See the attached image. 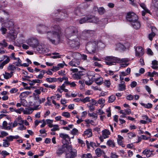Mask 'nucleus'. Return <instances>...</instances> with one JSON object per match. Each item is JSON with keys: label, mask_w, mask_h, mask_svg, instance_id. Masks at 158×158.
Segmentation results:
<instances>
[{"label": "nucleus", "mask_w": 158, "mask_h": 158, "mask_svg": "<svg viewBox=\"0 0 158 158\" xmlns=\"http://www.w3.org/2000/svg\"><path fill=\"white\" fill-rule=\"evenodd\" d=\"M37 29L38 32L40 34L46 33L47 39L52 44H56L59 43L61 35V29L59 26L52 25L51 27V31L49 30L48 27L43 25H39Z\"/></svg>", "instance_id": "obj_1"}, {"label": "nucleus", "mask_w": 158, "mask_h": 158, "mask_svg": "<svg viewBox=\"0 0 158 158\" xmlns=\"http://www.w3.org/2000/svg\"><path fill=\"white\" fill-rule=\"evenodd\" d=\"M77 29L75 27L70 26L66 29L65 36L68 38H71L72 37L77 36Z\"/></svg>", "instance_id": "obj_2"}, {"label": "nucleus", "mask_w": 158, "mask_h": 158, "mask_svg": "<svg viewBox=\"0 0 158 158\" xmlns=\"http://www.w3.org/2000/svg\"><path fill=\"white\" fill-rule=\"evenodd\" d=\"M69 45L71 48L77 49L79 47L80 40L77 36L74 38L69 39Z\"/></svg>", "instance_id": "obj_3"}, {"label": "nucleus", "mask_w": 158, "mask_h": 158, "mask_svg": "<svg viewBox=\"0 0 158 158\" xmlns=\"http://www.w3.org/2000/svg\"><path fill=\"white\" fill-rule=\"evenodd\" d=\"M39 41L38 39L34 37H31L26 40L25 42L33 49H35V48L37 46Z\"/></svg>", "instance_id": "obj_4"}, {"label": "nucleus", "mask_w": 158, "mask_h": 158, "mask_svg": "<svg viewBox=\"0 0 158 158\" xmlns=\"http://www.w3.org/2000/svg\"><path fill=\"white\" fill-rule=\"evenodd\" d=\"M97 47V42L95 40H92L88 42L86 45V49L89 53L94 52Z\"/></svg>", "instance_id": "obj_5"}, {"label": "nucleus", "mask_w": 158, "mask_h": 158, "mask_svg": "<svg viewBox=\"0 0 158 158\" xmlns=\"http://www.w3.org/2000/svg\"><path fill=\"white\" fill-rule=\"evenodd\" d=\"M118 59V58L112 56H107L105 57V62L107 65L109 66L115 65Z\"/></svg>", "instance_id": "obj_6"}, {"label": "nucleus", "mask_w": 158, "mask_h": 158, "mask_svg": "<svg viewBox=\"0 0 158 158\" xmlns=\"http://www.w3.org/2000/svg\"><path fill=\"white\" fill-rule=\"evenodd\" d=\"M71 147L69 145L64 144L62 146H58L56 149V153L57 156H60L66 149H71Z\"/></svg>", "instance_id": "obj_7"}, {"label": "nucleus", "mask_w": 158, "mask_h": 158, "mask_svg": "<svg viewBox=\"0 0 158 158\" xmlns=\"http://www.w3.org/2000/svg\"><path fill=\"white\" fill-rule=\"evenodd\" d=\"M40 53H47L49 51V50L46 48L45 46L42 43L38 42L37 46L35 48Z\"/></svg>", "instance_id": "obj_8"}, {"label": "nucleus", "mask_w": 158, "mask_h": 158, "mask_svg": "<svg viewBox=\"0 0 158 158\" xmlns=\"http://www.w3.org/2000/svg\"><path fill=\"white\" fill-rule=\"evenodd\" d=\"M126 19L131 23L138 19L137 15L133 12L128 13L126 16Z\"/></svg>", "instance_id": "obj_9"}, {"label": "nucleus", "mask_w": 158, "mask_h": 158, "mask_svg": "<svg viewBox=\"0 0 158 158\" xmlns=\"http://www.w3.org/2000/svg\"><path fill=\"white\" fill-rule=\"evenodd\" d=\"M135 55V56L139 58L142 56L144 53V49L141 46L134 47Z\"/></svg>", "instance_id": "obj_10"}, {"label": "nucleus", "mask_w": 158, "mask_h": 158, "mask_svg": "<svg viewBox=\"0 0 158 158\" xmlns=\"http://www.w3.org/2000/svg\"><path fill=\"white\" fill-rule=\"evenodd\" d=\"M71 147V149H66L68 151H69V153L66 152L65 157L66 158H73L77 156V151L75 149H73L72 146L69 145Z\"/></svg>", "instance_id": "obj_11"}, {"label": "nucleus", "mask_w": 158, "mask_h": 158, "mask_svg": "<svg viewBox=\"0 0 158 158\" xmlns=\"http://www.w3.org/2000/svg\"><path fill=\"white\" fill-rule=\"evenodd\" d=\"M118 60L117 61V63H122L119 65V68L123 69L125 67L128 66V64L126 63L129 61V59L127 58H124L121 60L119 58H118Z\"/></svg>", "instance_id": "obj_12"}, {"label": "nucleus", "mask_w": 158, "mask_h": 158, "mask_svg": "<svg viewBox=\"0 0 158 158\" xmlns=\"http://www.w3.org/2000/svg\"><path fill=\"white\" fill-rule=\"evenodd\" d=\"M60 137L66 141L65 144H67V143H69V141H70V139L67 134L63 133H60L59 134Z\"/></svg>", "instance_id": "obj_13"}, {"label": "nucleus", "mask_w": 158, "mask_h": 158, "mask_svg": "<svg viewBox=\"0 0 158 158\" xmlns=\"http://www.w3.org/2000/svg\"><path fill=\"white\" fill-rule=\"evenodd\" d=\"M132 26L135 29H138L140 28V23L138 20L136 21L133 22L131 23Z\"/></svg>", "instance_id": "obj_14"}, {"label": "nucleus", "mask_w": 158, "mask_h": 158, "mask_svg": "<svg viewBox=\"0 0 158 158\" xmlns=\"http://www.w3.org/2000/svg\"><path fill=\"white\" fill-rule=\"evenodd\" d=\"M102 134L104 138L106 139L109 137V135L110 134V133L108 130L105 129L102 131Z\"/></svg>", "instance_id": "obj_15"}, {"label": "nucleus", "mask_w": 158, "mask_h": 158, "mask_svg": "<svg viewBox=\"0 0 158 158\" xmlns=\"http://www.w3.org/2000/svg\"><path fill=\"white\" fill-rule=\"evenodd\" d=\"M6 27L8 28L9 29L11 30L14 28V23L13 21L10 20L5 23L4 25Z\"/></svg>", "instance_id": "obj_16"}, {"label": "nucleus", "mask_w": 158, "mask_h": 158, "mask_svg": "<svg viewBox=\"0 0 158 158\" xmlns=\"http://www.w3.org/2000/svg\"><path fill=\"white\" fill-rule=\"evenodd\" d=\"M84 72L82 71L76 72L73 75V77L75 79H80L81 78V76L84 74Z\"/></svg>", "instance_id": "obj_17"}, {"label": "nucleus", "mask_w": 158, "mask_h": 158, "mask_svg": "<svg viewBox=\"0 0 158 158\" xmlns=\"http://www.w3.org/2000/svg\"><path fill=\"white\" fill-rule=\"evenodd\" d=\"M89 18V22L97 23L98 21V19L97 17L92 15H88Z\"/></svg>", "instance_id": "obj_18"}, {"label": "nucleus", "mask_w": 158, "mask_h": 158, "mask_svg": "<svg viewBox=\"0 0 158 158\" xmlns=\"http://www.w3.org/2000/svg\"><path fill=\"white\" fill-rule=\"evenodd\" d=\"M7 125L8 123L6 121H4L2 123L3 129L6 130H10L12 128L11 124H10L9 123V125H10L9 126H8Z\"/></svg>", "instance_id": "obj_19"}, {"label": "nucleus", "mask_w": 158, "mask_h": 158, "mask_svg": "<svg viewBox=\"0 0 158 158\" xmlns=\"http://www.w3.org/2000/svg\"><path fill=\"white\" fill-rule=\"evenodd\" d=\"M71 56L73 57L74 60H79V58L81 56V54L77 52L71 53Z\"/></svg>", "instance_id": "obj_20"}, {"label": "nucleus", "mask_w": 158, "mask_h": 158, "mask_svg": "<svg viewBox=\"0 0 158 158\" xmlns=\"http://www.w3.org/2000/svg\"><path fill=\"white\" fill-rule=\"evenodd\" d=\"M42 82V81L39 79L33 80L32 81L29 80L28 83L30 85H34L36 83H40Z\"/></svg>", "instance_id": "obj_21"}, {"label": "nucleus", "mask_w": 158, "mask_h": 158, "mask_svg": "<svg viewBox=\"0 0 158 158\" xmlns=\"http://www.w3.org/2000/svg\"><path fill=\"white\" fill-rule=\"evenodd\" d=\"M125 82L121 81L118 85V89L119 91H123L126 89V86L125 85Z\"/></svg>", "instance_id": "obj_22"}, {"label": "nucleus", "mask_w": 158, "mask_h": 158, "mask_svg": "<svg viewBox=\"0 0 158 158\" xmlns=\"http://www.w3.org/2000/svg\"><path fill=\"white\" fill-rule=\"evenodd\" d=\"M142 153L146 155V156L147 157H149L152 156V152L151 150L148 149H146L142 152Z\"/></svg>", "instance_id": "obj_23"}, {"label": "nucleus", "mask_w": 158, "mask_h": 158, "mask_svg": "<svg viewBox=\"0 0 158 158\" xmlns=\"http://www.w3.org/2000/svg\"><path fill=\"white\" fill-rule=\"evenodd\" d=\"M106 144L112 148H114L115 146V143L114 140L109 139L107 141Z\"/></svg>", "instance_id": "obj_24"}, {"label": "nucleus", "mask_w": 158, "mask_h": 158, "mask_svg": "<svg viewBox=\"0 0 158 158\" xmlns=\"http://www.w3.org/2000/svg\"><path fill=\"white\" fill-rule=\"evenodd\" d=\"M84 134L88 137H91L92 136V130L90 128L84 131Z\"/></svg>", "instance_id": "obj_25"}, {"label": "nucleus", "mask_w": 158, "mask_h": 158, "mask_svg": "<svg viewBox=\"0 0 158 158\" xmlns=\"http://www.w3.org/2000/svg\"><path fill=\"white\" fill-rule=\"evenodd\" d=\"M13 75V72L12 71L10 72V73L5 72V73L3 74L4 78L6 79H7L10 78Z\"/></svg>", "instance_id": "obj_26"}, {"label": "nucleus", "mask_w": 158, "mask_h": 158, "mask_svg": "<svg viewBox=\"0 0 158 158\" xmlns=\"http://www.w3.org/2000/svg\"><path fill=\"white\" fill-rule=\"evenodd\" d=\"M89 18L88 16H87L83 18L79 19V23L80 24H83L85 23L89 22Z\"/></svg>", "instance_id": "obj_27"}, {"label": "nucleus", "mask_w": 158, "mask_h": 158, "mask_svg": "<svg viewBox=\"0 0 158 158\" xmlns=\"http://www.w3.org/2000/svg\"><path fill=\"white\" fill-rule=\"evenodd\" d=\"M10 61V59L9 57L6 56V59L3 62H1L0 61L1 68V69L3 68V66L6 64L8 63Z\"/></svg>", "instance_id": "obj_28"}, {"label": "nucleus", "mask_w": 158, "mask_h": 158, "mask_svg": "<svg viewBox=\"0 0 158 158\" xmlns=\"http://www.w3.org/2000/svg\"><path fill=\"white\" fill-rule=\"evenodd\" d=\"M125 48L124 46L122 44L118 43L116 44V49L118 50H123Z\"/></svg>", "instance_id": "obj_29"}, {"label": "nucleus", "mask_w": 158, "mask_h": 158, "mask_svg": "<svg viewBox=\"0 0 158 158\" xmlns=\"http://www.w3.org/2000/svg\"><path fill=\"white\" fill-rule=\"evenodd\" d=\"M94 32L93 31L85 30L83 31L82 34L84 35H86V36H90L93 34Z\"/></svg>", "instance_id": "obj_30"}, {"label": "nucleus", "mask_w": 158, "mask_h": 158, "mask_svg": "<svg viewBox=\"0 0 158 158\" xmlns=\"http://www.w3.org/2000/svg\"><path fill=\"white\" fill-rule=\"evenodd\" d=\"M30 93L28 91H25L20 94L19 95V98L21 100L24 99L26 96L29 95Z\"/></svg>", "instance_id": "obj_31"}, {"label": "nucleus", "mask_w": 158, "mask_h": 158, "mask_svg": "<svg viewBox=\"0 0 158 158\" xmlns=\"http://www.w3.org/2000/svg\"><path fill=\"white\" fill-rule=\"evenodd\" d=\"M80 62L79 60H72L69 63V64L72 66H77L76 64L78 65Z\"/></svg>", "instance_id": "obj_32"}, {"label": "nucleus", "mask_w": 158, "mask_h": 158, "mask_svg": "<svg viewBox=\"0 0 158 158\" xmlns=\"http://www.w3.org/2000/svg\"><path fill=\"white\" fill-rule=\"evenodd\" d=\"M95 81L96 83L99 85H101L103 82V78L101 77H99L95 79Z\"/></svg>", "instance_id": "obj_33"}, {"label": "nucleus", "mask_w": 158, "mask_h": 158, "mask_svg": "<svg viewBox=\"0 0 158 158\" xmlns=\"http://www.w3.org/2000/svg\"><path fill=\"white\" fill-rule=\"evenodd\" d=\"M64 65L66 66V65L65 63L64 62H63L62 63H59L56 66H53V69H58L60 68H63Z\"/></svg>", "instance_id": "obj_34"}, {"label": "nucleus", "mask_w": 158, "mask_h": 158, "mask_svg": "<svg viewBox=\"0 0 158 158\" xmlns=\"http://www.w3.org/2000/svg\"><path fill=\"white\" fill-rule=\"evenodd\" d=\"M33 110L31 108H26L25 110L23 109V112L24 114H29L31 113Z\"/></svg>", "instance_id": "obj_35"}, {"label": "nucleus", "mask_w": 158, "mask_h": 158, "mask_svg": "<svg viewBox=\"0 0 158 158\" xmlns=\"http://www.w3.org/2000/svg\"><path fill=\"white\" fill-rule=\"evenodd\" d=\"M123 136H121L120 135H118V139H117V142L118 145L122 144V143L123 142Z\"/></svg>", "instance_id": "obj_36"}, {"label": "nucleus", "mask_w": 158, "mask_h": 158, "mask_svg": "<svg viewBox=\"0 0 158 158\" xmlns=\"http://www.w3.org/2000/svg\"><path fill=\"white\" fill-rule=\"evenodd\" d=\"M152 69H157L158 61L156 60H154L152 61Z\"/></svg>", "instance_id": "obj_37"}, {"label": "nucleus", "mask_w": 158, "mask_h": 158, "mask_svg": "<svg viewBox=\"0 0 158 158\" xmlns=\"http://www.w3.org/2000/svg\"><path fill=\"white\" fill-rule=\"evenodd\" d=\"M140 104L143 106L148 109L152 108V105L150 103H148L147 104H145L143 103H141Z\"/></svg>", "instance_id": "obj_38"}, {"label": "nucleus", "mask_w": 158, "mask_h": 158, "mask_svg": "<svg viewBox=\"0 0 158 158\" xmlns=\"http://www.w3.org/2000/svg\"><path fill=\"white\" fill-rule=\"evenodd\" d=\"M45 73V70H42L40 72V74L36 76V77L38 78L41 79L43 77V75Z\"/></svg>", "instance_id": "obj_39"}, {"label": "nucleus", "mask_w": 158, "mask_h": 158, "mask_svg": "<svg viewBox=\"0 0 158 158\" xmlns=\"http://www.w3.org/2000/svg\"><path fill=\"white\" fill-rule=\"evenodd\" d=\"M15 120L18 122V124L19 125H22L24 123V120L22 119L21 117L20 116H18L15 119Z\"/></svg>", "instance_id": "obj_40"}, {"label": "nucleus", "mask_w": 158, "mask_h": 158, "mask_svg": "<svg viewBox=\"0 0 158 158\" xmlns=\"http://www.w3.org/2000/svg\"><path fill=\"white\" fill-rule=\"evenodd\" d=\"M116 98L115 96L112 95L109 97L108 102L109 103H112L115 100Z\"/></svg>", "instance_id": "obj_41"}, {"label": "nucleus", "mask_w": 158, "mask_h": 158, "mask_svg": "<svg viewBox=\"0 0 158 158\" xmlns=\"http://www.w3.org/2000/svg\"><path fill=\"white\" fill-rule=\"evenodd\" d=\"M139 5L147 13H149V10L146 8L145 5L144 3H140L139 4Z\"/></svg>", "instance_id": "obj_42"}, {"label": "nucleus", "mask_w": 158, "mask_h": 158, "mask_svg": "<svg viewBox=\"0 0 158 158\" xmlns=\"http://www.w3.org/2000/svg\"><path fill=\"white\" fill-rule=\"evenodd\" d=\"M53 122V120L50 119H47L46 120V124H48V127L50 128H52L53 127V124L52 123Z\"/></svg>", "instance_id": "obj_43"}, {"label": "nucleus", "mask_w": 158, "mask_h": 158, "mask_svg": "<svg viewBox=\"0 0 158 158\" xmlns=\"http://www.w3.org/2000/svg\"><path fill=\"white\" fill-rule=\"evenodd\" d=\"M96 42H97V47L98 46L99 47L102 48H104L105 47V44L101 41H99L98 42L96 41Z\"/></svg>", "instance_id": "obj_44"}, {"label": "nucleus", "mask_w": 158, "mask_h": 158, "mask_svg": "<svg viewBox=\"0 0 158 158\" xmlns=\"http://www.w3.org/2000/svg\"><path fill=\"white\" fill-rule=\"evenodd\" d=\"M95 153L98 157H100L102 154V150L100 148H98L95 150Z\"/></svg>", "instance_id": "obj_45"}, {"label": "nucleus", "mask_w": 158, "mask_h": 158, "mask_svg": "<svg viewBox=\"0 0 158 158\" xmlns=\"http://www.w3.org/2000/svg\"><path fill=\"white\" fill-rule=\"evenodd\" d=\"M53 128L51 129V131L54 132L56 131H59L60 130L59 126L58 125H53Z\"/></svg>", "instance_id": "obj_46"}, {"label": "nucleus", "mask_w": 158, "mask_h": 158, "mask_svg": "<svg viewBox=\"0 0 158 158\" xmlns=\"http://www.w3.org/2000/svg\"><path fill=\"white\" fill-rule=\"evenodd\" d=\"M79 133L78 130L75 128H73L71 131V134L73 135H77Z\"/></svg>", "instance_id": "obj_47"}, {"label": "nucleus", "mask_w": 158, "mask_h": 158, "mask_svg": "<svg viewBox=\"0 0 158 158\" xmlns=\"http://www.w3.org/2000/svg\"><path fill=\"white\" fill-rule=\"evenodd\" d=\"M53 56H52V57L54 59L60 58V56L58 53L53 52L52 53Z\"/></svg>", "instance_id": "obj_48"}, {"label": "nucleus", "mask_w": 158, "mask_h": 158, "mask_svg": "<svg viewBox=\"0 0 158 158\" xmlns=\"http://www.w3.org/2000/svg\"><path fill=\"white\" fill-rule=\"evenodd\" d=\"M15 60L17 61L15 62L16 65L17 66H21L22 65V61L20 58L19 57H17V59Z\"/></svg>", "instance_id": "obj_49"}, {"label": "nucleus", "mask_w": 158, "mask_h": 158, "mask_svg": "<svg viewBox=\"0 0 158 158\" xmlns=\"http://www.w3.org/2000/svg\"><path fill=\"white\" fill-rule=\"evenodd\" d=\"M3 146L4 147H8L10 145V143L6 139L3 140Z\"/></svg>", "instance_id": "obj_50"}, {"label": "nucleus", "mask_w": 158, "mask_h": 158, "mask_svg": "<svg viewBox=\"0 0 158 158\" xmlns=\"http://www.w3.org/2000/svg\"><path fill=\"white\" fill-rule=\"evenodd\" d=\"M98 12L99 14L102 15L104 14L105 12V10L104 8L103 7H101L98 9Z\"/></svg>", "instance_id": "obj_51"}, {"label": "nucleus", "mask_w": 158, "mask_h": 158, "mask_svg": "<svg viewBox=\"0 0 158 158\" xmlns=\"http://www.w3.org/2000/svg\"><path fill=\"white\" fill-rule=\"evenodd\" d=\"M152 5L156 9H158V0H155L153 1Z\"/></svg>", "instance_id": "obj_52"}, {"label": "nucleus", "mask_w": 158, "mask_h": 158, "mask_svg": "<svg viewBox=\"0 0 158 158\" xmlns=\"http://www.w3.org/2000/svg\"><path fill=\"white\" fill-rule=\"evenodd\" d=\"M62 115L67 118H69L70 115L69 113L67 112H64L62 113Z\"/></svg>", "instance_id": "obj_53"}, {"label": "nucleus", "mask_w": 158, "mask_h": 158, "mask_svg": "<svg viewBox=\"0 0 158 158\" xmlns=\"http://www.w3.org/2000/svg\"><path fill=\"white\" fill-rule=\"evenodd\" d=\"M155 33L154 32H152L148 35V38L149 40L151 41L152 40L153 38L155 35Z\"/></svg>", "instance_id": "obj_54"}, {"label": "nucleus", "mask_w": 158, "mask_h": 158, "mask_svg": "<svg viewBox=\"0 0 158 158\" xmlns=\"http://www.w3.org/2000/svg\"><path fill=\"white\" fill-rule=\"evenodd\" d=\"M74 12L75 14L77 15H81L80 12V10L78 8L75 9Z\"/></svg>", "instance_id": "obj_55"}, {"label": "nucleus", "mask_w": 158, "mask_h": 158, "mask_svg": "<svg viewBox=\"0 0 158 158\" xmlns=\"http://www.w3.org/2000/svg\"><path fill=\"white\" fill-rule=\"evenodd\" d=\"M131 72V70H127L126 73H125L124 72H121V75L122 76H125L127 75L128 74Z\"/></svg>", "instance_id": "obj_56"}, {"label": "nucleus", "mask_w": 158, "mask_h": 158, "mask_svg": "<svg viewBox=\"0 0 158 158\" xmlns=\"http://www.w3.org/2000/svg\"><path fill=\"white\" fill-rule=\"evenodd\" d=\"M78 142V143L81 144V147H84L85 145V143L83 141L80 139H77Z\"/></svg>", "instance_id": "obj_57"}, {"label": "nucleus", "mask_w": 158, "mask_h": 158, "mask_svg": "<svg viewBox=\"0 0 158 158\" xmlns=\"http://www.w3.org/2000/svg\"><path fill=\"white\" fill-rule=\"evenodd\" d=\"M89 115L90 117H93V118H94L95 119H96L98 118V116L97 114L94 113H89Z\"/></svg>", "instance_id": "obj_58"}, {"label": "nucleus", "mask_w": 158, "mask_h": 158, "mask_svg": "<svg viewBox=\"0 0 158 158\" xmlns=\"http://www.w3.org/2000/svg\"><path fill=\"white\" fill-rule=\"evenodd\" d=\"M81 101L84 103H85L90 101V98L89 97H86L84 99H81Z\"/></svg>", "instance_id": "obj_59"}, {"label": "nucleus", "mask_w": 158, "mask_h": 158, "mask_svg": "<svg viewBox=\"0 0 158 158\" xmlns=\"http://www.w3.org/2000/svg\"><path fill=\"white\" fill-rule=\"evenodd\" d=\"M104 84L105 85L109 88L110 87V83L109 80H106L104 82Z\"/></svg>", "instance_id": "obj_60"}, {"label": "nucleus", "mask_w": 158, "mask_h": 158, "mask_svg": "<svg viewBox=\"0 0 158 158\" xmlns=\"http://www.w3.org/2000/svg\"><path fill=\"white\" fill-rule=\"evenodd\" d=\"M33 97L34 98V100L35 101H37L38 102L39 101V100L40 99V98L39 95L35 94V93H33Z\"/></svg>", "instance_id": "obj_61"}, {"label": "nucleus", "mask_w": 158, "mask_h": 158, "mask_svg": "<svg viewBox=\"0 0 158 158\" xmlns=\"http://www.w3.org/2000/svg\"><path fill=\"white\" fill-rule=\"evenodd\" d=\"M61 76H64L66 74V73L64 70H61L58 73Z\"/></svg>", "instance_id": "obj_62"}, {"label": "nucleus", "mask_w": 158, "mask_h": 158, "mask_svg": "<svg viewBox=\"0 0 158 158\" xmlns=\"http://www.w3.org/2000/svg\"><path fill=\"white\" fill-rule=\"evenodd\" d=\"M0 31L2 32V34L4 35L6 33L7 31V29L6 28L2 27L0 29Z\"/></svg>", "instance_id": "obj_63"}, {"label": "nucleus", "mask_w": 158, "mask_h": 158, "mask_svg": "<svg viewBox=\"0 0 158 158\" xmlns=\"http://www.w3.org/2000/svg\"><path fill=\"white\" fill-rule=\"evenodd\" d=\"M93 105L90 104H89L87 105L88 107L91 111L95 109V107L93 106Z\"/></svg>", "instance_id": "obj_64"}]
</instances>
